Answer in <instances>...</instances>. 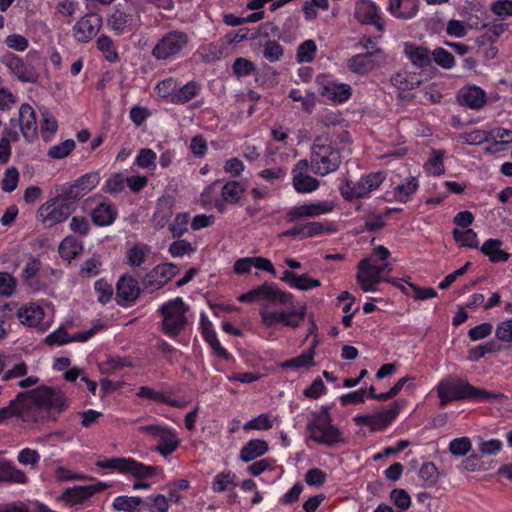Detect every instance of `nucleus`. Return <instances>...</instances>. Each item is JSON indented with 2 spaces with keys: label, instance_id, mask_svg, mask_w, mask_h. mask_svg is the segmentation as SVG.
Here are the masks:
<instances>
[{
  "label": "nucleus",
  "instance_id": "nucleus-1",
  "mask_svg": "<svg viewBox=\"0 0 512 512\" xmlns=\"http://www.w3.org/2000/svg\"><path fill=\"white\" fill-rule=\"evenodd\" d=\"M258 301L265 300L268 304L274 306H285L287 310H270L267 305L260 308L259 314L262 323L267 327H274L282 324L286 327H299L306 315V307L304 305L296 306L294 304V296L281 290L273 282H265L257 286Z\"/></svg>",
  "mask_w": 512,
  "mask_h": 512
},
{
  "label": "nucleus",
  "instance_id": "nucleus-2",
  "mask_svg": "<svg viewBox=\"0 0 512 512\" xmlns=\"http://www.w3.org/2000/svg\"><path fill=\"white\" fill-rule=\"evenodd\" d=\"M25 393V407L30 422L56 421L70 405V400L59 388L41 386Z\"/></svg>",
  "mask_w": 512,
  "mask_h": 512
},
{
  "label": "nucleus",
  "instance_id": "nucleus-3",
  "mask_svg": "<svg viewBox=\"0 0 512 512\" xmlns=\"http://www.w3.org/2000/svg\"><path fill=\"white\" fill-rule=\"evenodd\" d=\"M341 163L340 151L332 145L329 134L315 137L309 161L311 171L317 175L326 176L336 171Z\"/></svg>",
  "mask_w": 512,
  "mask_h": 512
},
{
  "label": "nucleus",
  "instance_id": "nucleus-4",
  "mask_svg": "<svg viewBox=\"0 0 512 512\" xmlns=\"http://www.w3.org/2000/svg\"><path fill=\"white\" fill-rule=\"evenodd\" d=\"M189 310V306L180 297L164 303L158 310L162 316L161 331L171 338L179 336L188 324L186 314Z\"/></svg>",
  "mask_w": 512,
  "mask_h": 512
},
{
  "label": "nucleus",
  "instance_id": "nucleus-5",
  "mask_svg": "<svg viewBox=\"0 0 512 512\" xmlns=\"http://www.w3.org/2000/svg\"><path fill=\"white\" fill-rule=\"evenodd\" d=\"M310 439L319 444L333 446L343 441L342 432L332 424L329 407L323 406L321 413L313 412V419L307 424Z\"/></svg>",
  "mask_w": 512,
  "mask_h": 512
},
{
  "label": "nucleus",
  "instance_id": "nucleus-6",
  "mask_svg": "<svg viewBox=\"0 0 512 512\" xmlns=\"http://www.w3.org/2000/svg\"><path fill=\"white\" fill-rule=\"evenodd\" d=\"M190 37L183 30H170L163 34L152 49L157 60H172L178 57L189 45Z\"/></svg>",
  "mask_w": 512,
  "mask_h": 512
},
{
  "label": "nucleus",
  "instance_id": "nucleus-7",
  "mask_svg": "<svg viewBox=\"0 0 512 512\" xmlns=\"http://www.w3.org/2000/svg\"><path fill=\"white\" fill-rule=\"evenodd\" d=\"M96 465L100 468H107L122 474L131 475L137 479L154 477L159 471V467L157 466H148L133 458L126 457L99 460L96 462Z\"/></svg>",
  "mask_w": 512,
  "mask_h": 512
},
{
  "label": "nucleus",
  "instance_id": "nucleus-8",
  "mask_svg": "<svg viewBox=\"0 0 512 512\" xmlns=\"http://www.w3.org/2000/svg\"><path fill=\"white\" fill-rule=\"evenodd\" d=\"M386 174L384 172H374L362 176L357 182H346L340 192L344 199L352 200L368 196L372 191L378 189L385 181Z\"/></svg>",
  "mask_w": 512,
  "mask_h": 512
},
{
  "label": "nucleus",
  "instance_id": "nucleus-9",
  "mask_svg": "<svg viewBox=\"0 0 512 512\" xmlns=\"http://www.w3.org/2000/svg\"><path fill=\"white\" fill-rule=\"evenodd\" d=\"M475 387L462 379H446L437 386V394L440 398V407L458 400H472Z\"/></svg>",
  "mask_w": 512,
  "mask_h": 512
},
{
  "label": "nucleus",
  "instance_id": "nucleus-10",
  "mask_svg": "<svg viewBox=\"0 0 512 512\" xmlns=\"http://www.w3.org/2000/svg\"><path fill=\"white\" fill-rule=\"evenodd\" d=\"M1 63L22 83L35 84L39 79L36 68L30 62L13 53L4 54L1 57Z\"/></svg>",
  "mask_w": 512,
  "mask_h": 512
},
{
  "label": "nucleus",
  "instance_id": "nucleus-11",
  "mask_svg": "<svg viewBox=\"0 0 512 512\" xmlns=\"http://www.w3.org/2000/svg\"><path fill=\"white\" fill-rule=\"evenodd\" d=\"M106 24L110 30L120 36L136 31L140 27V18L117 5L107 16Z\"/></svg>",
  "mask_w": 512,
  "mask_h": 512
},
{
  "label": "nucleus",
  "instance_id": "nucleus-12",
  "mask_svg": "<svg viewBox=\"0 0 512 512\" xmlns=\"http://www.w3.org/2000/svg\"><path fill=\"white\" fill-rule=\"evenodd\" d=\"M333 209L334 204L331 201L312 202L295 206L287 212V222L293 223L304 218H315L330 213Z\"/></svg>",
  "mask_w": 512,
  "mask_h": 512
},
{
  "label": "nucleus",
  "instance_id": "nucleus-13",
  "mask_svg": "<svg viewBox=\"0 0 512 512\" xmlns=\"http://www.w3.org/2000/svg\"><path fill=\"white\" fill-rule=\"evenodd\" d=\"M356 280L364 292L376 291V285L379 284L383 278L378 266L373 263L371 257L364 258L359 262Z\"/></svg>",
  "mask_w": 512,
  "mask_h": 512
},
{
  "label": "nucleus",
  "instance_id": "nucleus-14",
  "mask_svg": "<svg viewBox=\"0 0 512 512\" xmlns=\"http://www.w3.org/2000/svg\"><path fill=\"white\" fill-rule=\"evenodd\" d=\"M178 267L173 263H164L154 267L144 278V288L155 291L166 285L177 273Z\"/></svg>",
  "mask_w": 512,
  "mask_h": 512
},
{
  "label": "nucleus",
  "instance_id": "nucleus-15",
  "mask_svg": "<svg viewBox=\"0 0 512 512\" xmlns=\"http://www.w3.org/2000/svg\"><path fill=\"white\" fill-rule=\"evenodd\" d=\"M102 17L97 14H86L73 26V36L79 42H89L100 30Z\"/></svg>",
  "mask_w": 512,
  "mask_h": 512
},
{
  "label": "nucleus",
  "instance_id": "nucleus-16",
  "mask_svg": "<svg viewBox=\"0 0 512 512\" xmlns=\"http://www.w3.org/2000/svg\"><path fill=\"white\" fill-rule=\"evenodd\" d=\"M309 168V161L302 159L297 162L292 171L293 186L298 193H310L315 191L320 185L319 180L306 174Z\"/></svg>",
  "mask_w": 512,
  "mask_h": 512
},
{
  "label": "nucleus",
  "instance_id": "nucleus-17",
  "mask_svg": "<svg viewBox=\"0 0 512 512\" xmlns=\"http://www.w3.org/2000/svg\"><path fill=\"white\" fill-rule=\"evenodd\" d=\"M320 94L334 103L346 102L352 95V88L345 83H338L327 77L319 79Z\"/></svg>",
  "mask_w": 512,
  "mask_h": 512
},
{
  "label": "nucleus",
  "instance_id": "nucleus-18",
  "mask_svg": "<svg viewBox=\"0 0 512 512\" xmlns=\"http://www.w3.org/2000/svg\"><path fill=\"white\" fill-rule=\"evenodd\" d=\"M108 485L104 482L95 484L74 486L66 489L62 494V499L71 505H76L89 499L94 494L104 490Z\"/></svg>",
  "mask_w": 512,
  "mask_h": 512
},
{
  "label": "nucleus",
  "instance_id": "nucleus-19",
  "mask_svg": "<svg viewBox=\"0 0 512 512\" xmlns=\"http://www.w3.org/2000/svg\"><path fill=\"white\" fill-rule=\"evenodd\" d=\"M380 54L381 50H373L364 53H359L357 55L352 56L348 60L347 66L349 70L354 73L366 74L374 70L378 66V58Z\"/></svg>",
  "mask_w": 512,
  "mask_h": 512
},
{
  "label": "nucleus",
  "instance_id": "nucleus-20",
  "mask_svg": "<svg viewBox=\"0 0 512 512\" xmlns=\"http://www.w3.org/2000/svg\"><path fill=\"white\" fill-rule=\"evenodd\" d=\"M140 287L138 281L132 276H122L116 285V296L119 305L134 303L139 297Z\"/></svg>",
  "mask_w": 512,
  "mask_h": 512
},
{
  "label": "nucleus",
  "instance_id": "nucleus-21",
  "mask_svg": "<svg viewBox=\"0 0 512 512\" xmlns=\"http://www.w3.org/2000/svg\"><path fill=\"white\" fill-rule=\"evenodd\" d=\"M460 105L472 110H480L486 105V92L478 86H467L460 89L457 95Z\"/></svg>",
  "mask_w": 512,
  "mask_h": 512
},
{
  "label": "nucleus",
  "instance_id": "nucleus-22",
  "mask_svg": "<svg viewBox=\"0 0 512 512\" xmlns=\"http://www.w3.org/2000/svg\"><path fill=\"white\" fill-rule=\"evenodd\" d=\"M23 137L32 142L37 137V122L35 110L29 104H22L19 108L18 118Z\"/></svg>",
  "mask_w": 512,
  "mask_h": 512
},
{
  "label": "nucleus",
  "instance_id": "nucleus-23",
  "mask_svg": "<svg viewBox=\"0 0 512 512\" xmlns=\"http://www.w3.org/2000/svg\"><path fill=\"white\" fill-rule=\"evenodd\" d=\"M354 16L362 24L375 25L378 30H383V23L378 15L377 7L371 1L361 0L358 2Z\"/></svg>",
  "mask_w": 512,
  "mask_h": 512
},
{
  "label": "nucleus",
  "instance_id": "nucleus-24",
  "mask_svg": "<svg viewBox=\"0 0 512 512\" xmlns=\"http://www.w3.org/2000/svg\"><path fill=\"white\" fill-rule=\"evenodd\" d=\"M25 393L20 392L16 396L15 399L11 400L8 406L0 409V425L4 423L6 420L19 417L24 422H30L29 418H26L28 415L27 408L25 407Z\"/></svg>",
  "mask_w": 512,
  "mask_h": 512
},
{
  "label": "nucleus",
  "instance_id": "nucleus-25",
  "mask_svg": "<svg viewBox=\"0 0 512 512\" xmlns=\"http://www.w3.org/2000/svg\"><path fill=\"white\" fill-rule=\"evenodd\" d=\"M400 407L397 402L391 403L387 409L371 415L369 427L372 431L384 430L399 414Z\"/></svg>",
  "mask_w": 512,
  "mask_h": 512
},
{
  "label": "nucleus",
  "instance_id": "nucleus-26",
  "mask_svg": "<svg viewBox=\"0 0 512 512\" xmlns=\"http://www.w3.org/2000/svg\"><path fill=\"white\" fill-rule=\"evenodd\" d=\"M38 212L42 223L46 227H52L67 219L66 215L52 199L43 204Z\"/></svg>",
  "mask_w": 512,
  "mask_h": 512
},
{
  "label": "nucleus",
  "instance_id": "nucleus-27",
  "mask_svg": "<svg viewBox=\"0 0 512 512\" xmlns=\"http://www.w3.org/2000/svg\"><path fill=\"white\" fill-rule=\"evenodd\" d=\"M281 280L299 290H310L321 285L318 279L310 278L307 274L297 275L290 270L283 272Z\"/></svg>",
  "mask_w": 512,
  "mask_h": 512
},
{
  "label": "nucleus",
  "instance_id": "nucleus-28",
  "mask_svg": "<svg viewBox=\"0 0 512 512\" xmlns=\"http://www.w3.org/2000/svg\"><path fill=\"white\" fill-rule=\"evenodd\" d=\"M404 52L415 67L424 68L432 63V53L425 47L407 44Z\"/></svg>",
  "mask_w": 512,
  "mask_h": 512
},
{
  "label": "nucleus",
  "instance_id": "nucleus-29",
  "mask_svg": "<svg viewBox=\"0 0 512 512\" xmlns=\"http://www.w3.org/2000/svg\"><path fill=\"white\" fill-rule=\"evenodd\" d=\"M117 216V209L111 203L102 202L93 209L91 213L92 221L97 226L111 225Z\"/></svg>",
  "mask_w": 512,
  "mask_h": 512
},
{
  "label": "nucleus",
  "instance_id": "nucleus-30",
  "mask_svg": "<svg viewBox=\"0 0 512 512\" xmlns=\"http://www.w3.org/2000/svg\"><path fill=\"white\" fill-rule=\"evenodd\" d=\"M17 316L22 324L34 327L41 324L44 311L39 305L29 304L21 307L17 312Z\"/></svg>",
  "mask_w": 512,
  "mask_h": 512
},
{
  "label": "nucleus",
  "instance_id": "nucleus-31",
  "mask_svg": "<svg viewBox=\"0 0 512 512\" xmlns=\"http://www.w3.org/2000/svg\"><path fill=\"white\" fill-rule=\"evenodd\" d=\"M268 451V443L261 439H252L248 441L240 450V459L244 462H250Z\"/></svg>",
  "mask_w": 512,
  "mask_h": 512
},
{
  "label": "nucleus",
  "instance_id": "nucleus-32",
  "mask_svg": "<svg viewBox=\"0 0 512 512\" xmlns=\"http://www.w3.org/2000/svg\"><path fill=\"white\" fill-rule=\"evenodd\" d=\"M173 215V203L169 198H161L157 202V208L153 214V223L156 228H163Z\"/></svg>",
  "mask_w": 512,
  "mask_h": 512
},
{
  "label": "nucleus",
  "instance_id": "nucleus-33",
  "mask_svg": "<svg viewBox=\"0 0 512 512\" xmlns=\"http://www.w3.org/2000/svg\"><path fill=\"white\" fill-rule=\"evenodd\" d=\"M502 242L498 239H488L481 246V252L493 263L505 262L509 254L501 249Z\"/></svg>",
  "mask_w": 512,
  "mask_h": 512
},
{
  "label": "nucleus",
  "instance_id": "nucleus-34",
  "mask_svg": "<svg viewBox=\"0 0 512 512\" xmlns=\"http://www.w3.org/2000/svg\"><path fill=\"white\" fill-rule=\"evenodd\" d=\"M389 10L397 18L410 19L417 13L418 7L411 0H390Z\"/></svg>",
  "mask_w": 512,
  "mask_h": 512
},
{
  "label": "nucleus",
  "instance_id": "nucleus-35",
  "mask_svg": "<svg viewBox=\"0 0 512 512\" xmlns=\"http://www.w3.org/2000/svg\"><path fill=\"white\" fill-rule=\"evenodd\" d=\"M301 226V240L311 238L317 235L331 233L336 231V226L330 222H307Z\"/></svg>",
  "mask_w": 512,
  "mask_h": 512
},
{
  "label": "nucleus",
  "instance_id": "nucleus-36",
  "mask_svg": "<svg viewBox=\"0 0 512 512\" xmlns=\"http://www.w3.org/2000/svg\"><path fill=\"white\" fill-rule=\"evenodd\" d=\"M200 85L196 81H190L181 87H176V93L173 95V99H171V103L173 104H184L194 97H196L200 92Z\"/></svg>",
  "mask_w": 512,
  "mask_h": 512
},
{
  "label": "nucleus",
  "instance_id": "nucleus-37",
  "mask_svg": "<svg viewBox=\"0 0 512 512\" xmlns=\"http://www.w3.org/2000/svg\"><path fill=\"white\" fill-rule=\"evenodd\" d=\"M314 355H315V345H312L308 350L304 351L299 356L284 361L281 364V367L292 368L295 370L300 369V368L311 367L314 365Z\"/></svg>",
  "mask_w": 512,
  "mask_h": 512
},
{
  "label": "nucleus",
  "instance_id": "nucleus-38",
  "mask_svg": "<svg viewBox=\"0 0 512 512\" xmlns=\"http://www.w3.org/2000/svg\"><path fill=\"white\" fill-rule=\"evenodd\" d=\"M42 120L40 123L41 136L45 141H49L57 132L58 123L52 113L45 107L40 109Z\"/></svg>",
  "mask_w": 512,
  "mask_h": 512
},
{
  "label": "nucleus",
  "instance_id": "nucleus-39",
  "mask_svg": "<svg viewBox=\"0 0 512 512\" xmlns=\"http://www.w3.org/2000/svg\"><path fill=\"white\" fill-rule=\"evenodd\" d=\"M444 151L433 149L430 157L424 165V169L429 175L440 176L445 172V166L443 162Z\"/></svg>",
  "mask_w": 512,
  "mask_h": 512
},
{
  "label": "nucleus",
  "instance_id": "nucleus-40",
  "mask_svg": "<svg viewBox=\"0 0 512 512\" xmlns=\"http://www.w3.org/2000/svg\"><path fill=\"white\" fill-rule=\"evenodd\" d=\"M150 253V247L146 244H136L131 247L126 254L127 263L131 267H140Z\"/></svg>",
  "mask_w": 512,
  "mask_h": 512
},
{
  "label": "nucleus",
  "instance_id": "nucleus-41",
  "mask_svg": "<svg viewBox=\"0 0 512 512\" xmlns=\"http://www.w3.org/2000/svg\"><path fill=\"white\" fill-rule=\"evenodd\" d=\"M82 244L73 237L64 238L59 245V254L65 260H71L82 251Z\"/></svg>",
  "mask_w": 512,
  "mask_h": 512
},
{
  "label": "nucleus",
  "instance_id": "nucleus-42",
  "mask_svg": "<svg viewBox=\"0 0 512 512\" xmlns=\"http://www.w3.org/2000/svg\"><path fill=\"white\" fill-rule=\"evenodd\" d=\"M236 475L231 471L218 473L213 480L212 490L216 493L227 491L230 488H235Z\"/></svg>",
  "mask_w": 512,
  "mask_h": 512
},
{
  "label": "nucleus",
  "instance_id": "nucleus-43",
  "mask_svg": "<svg viewBox=\"0 0 512 512\" xmlns=\"http://www.w3.org/2000/svg\"><path fill=\"white\" fill-rule=\"evenodd\" d=\"M143 504L141 497L118 496L113 501V508L123 512H137Z\"/></svg>",
  "mask_w": 512,
  "mask_h": 512
},
{
  "label": "nucleus",
  "instance_id": "nucleus-44",
  "mask_svg": "<svg viewBox=\"0 0 512 512\" xmlns=\"http://www.w3.org/2000/svg\"><path fill=\"white\" fill-rule=\"evenodd\" d=\"M179 446V440L176 434L168 429L167 432L159 440V444L155 447V451L159 452L162 456H168L174 452Z\"/></svg>",
  "mask_w": 512,
  "mask_h": 512
},
{
  "label": "nucleus",
  "instance_id": "nucleus-45",
  "mask_svg": "<svg viewBox=\"0 0 512 512\" xmlns=\"http://www.w3.org/2000/svg\"><path fill=\"white\" fill-rule=\"evenodd\" d=\"M453 238L460 246L463 247L476 249L479 246L477 234L472 229L460 230L455 228L453 230Z\"/></svg>",
  "mask_w": 512,
  "mask_h": 512
},
{
  "label": "nucleus",
  "instance_id": "nucleus-46",
  "mask_svg": "<svg viewBox=\"0 0 512 512\" xmlns=\"http://www.w3.org/2000/svg\"><path fill=\"white\" fill-rule=\"evenodd\" d=\"M317 52V45L314 40H305L302 42L296 54V59L299 63H310L315 59Z\"/></svg>",
  "mask_w": 512,
  "mask_h": 512
},
{
  "label": "nucleus",
  "instance_id": "nucleus-47",
  "mask_svg": "<svg viewBox=\"0 0 512 512\" xmlns=\"http://www.w3.org/2000/svg\"><path fill=\"white\" fill-rule=\"evenodd\" d=\"M432 60L441 68L450 70L455 66V57L444 48L437 47L432 52Z\"/></svg>",
  "mask_w": 512,
  "mask_h": 512
},
{
  "label": "nucleus",
  "instance_id": "nucleus-48",
  "mask_svg": "<svg viewBox=\"0 0 512 512\" xmlns=\"http://www.w3.org/2000/svg\"><path fill=\"white\" fill-rule=\"evenodd\" d=\"M243 192L244 189L239 182L230 181L222 187L221 195L225 202L236 203L240 199Z\"/></svg>",
  "mask_w": 512,
  "mask_h": 512
},
{
  "label": "nucleus",
  "instance_id": "nucleus-49",
  "mask_svg": "<svg viewBox=\"0 0 512 512\" xmlns=\"http://www.w3.org/2000/svg\"><path fill=\"white\" fill-rule=\"evenodd\" d=\"M97 48L103 53L106 60L114 62L118 59V53L113 40L107 35H101L97 41Z\"/></svg>",
  "mask_w": 512,
  "mask_h": 512
},
{
  "label": "nucleus",
  "instance_id": "nucleus-50",
  "mask_svg": "<svg viewBox=\"0 0 512 512\" xmlns=\"http://www.w3.org/2000/svg\"><path fill=\"white\" fill-rule=\"evenodd\" d=\"M419 477L424 482L425 487H432L438 481V469L434 463L426 462L420 467Z\"/></svg>",
  "mask_w": 512,
  "mask_h": 512
},
{
  "label": "nucleus",
  "instance_id": "nucleus-51",
  "mask_svg": "<svg viewBox=\"0 0 512 512\" xmlns=\"http://www.w3.org/2000/svg\"><path fill=\"white\" fill-rule=\"evenodd\" d=\"M190 222L189 213H179L169 226V230L173 238H180L185 232L188 231Z\"/></svg>",
  "mask_w": 512,
  "mask_h": 512
},
{
  "label": "nucleus",
  "instance_id": "nucleus-52",
  "mask_svg": "<svg viewBox=\"0 0 512 512\" xmlns=\"http://www.w3.org/2000/svg\"><path fill=\"white\" fill-rule=\"evenodd\" d=\"M284 54L283 47L275 40H267L263 45V57L273 63L279 61Z\"/></svg>",
  "mask_w": 512,
  "mask_h": 512
},
{
  "label": "nucleus",
  "instance_id": "nucleus-53",
  "mask_svg": "<svg viewBox=\"0 0 512 512\" xmlns=\"http://www.w3.org/2000/svg\"><path fill=\"white\" fill-rule=\"evenodd\" d=\"M100 182V176L98 172H90L84 174L79 179H77L74 183L78 186L82 194H88L92 189H94Z\"/></svg>",
  "mask_w": 512,
  "mask_h": 512
},
{
  "label": "nucleus",
  "instance_id": "nucleus-54",
  "mask_svg": "<svg viewBox=\"0 0 512 512\" xmlns=\"http://www.w3.org/2000/svg\"><path fill=\"white\" fill-rule=\"evenodd\" d=\"M418 188V181L415 177H409L407 181L396 188V197L400 202H407Z\"/></svg>",
  "mask_w": 512,
  "mask_h": 512
},
{
  "label": "nucleus",
  "instance_id": "nucleus-55",
  "mask_svg": "<svg viewBox=\"0 0 512 512\" xmlns=\"http://www.w3.org/2000/svg\"><path fill=\"white\" fill-rule=\"evenodd\" d=\"M459 137L463 143L468 145H480L484 142H490L489 131L482 129H475L471 132L462 133Z\"/></svg>",
  "mask_w": 512,
  "mask_h": 512
},
{
  "label": "nucleus",
  "instance_id": "nucleus-56",
  "mask_svg": "<svg viewBox=\"0 0 512 512\" xmlns=\"http://www.w3.org/2000/svg\"><path fill=\"white\" fill-rule=\"evenodd\" d=\"M196 250V246L183 239L176 240L169 246V253L172 255V257H183L184 255H189L196 252Z\"/></svg>",
  "mask_w": 512,
  "mask_h": 512
},
{
  "label": "nucleus",
  "instance_id": "nucleus-57",
  "mask_svg": "<svg viewBox=\"0 0 512 512\" xmlns=\"http://www.w3.org/2000/svg\"><path fill=\"white\" fill-rule=\"evenodd\" d=\"M75 147V141L73 139H67L57 145L49 148L48 156L53 159H62L68 156Z\"/></svg>",
  "mask_w": 512,
  "mask_h": 512
},
{
  "label": "nucleus",
  "instance_id": "nucleus-58",
  "mask_svg": "<svg viewBox=\"0 0 512 512\" xmlns=\"http://www.w3.org/2000/svg\"><path fill=\"white\" fill-rule=\"evenodd\" d=\"M156 153L152 149H141L135 159V164L142 169L156 167Z\"/></svg>",
  "mask_w": 512,
  "mask_h": 512
},
{
  "label": "nucleus",
  "instance_id": "nucleus-59",
  "mask_svg": "<svg viewBox=\"0 0 512 512\" xmlns=\"http://www.w3.org/2000/svg\"><path fill=\"white\" fill-rule=\"evenodd\" d=\"M1 473H2L1 479L5 480V481L20 483V484L26 483V481H27V477L23 471L15 468L14 466H11L9 464L4 465L2 467Z\"/></svg>",
  "mask_w": 512,
  "mask_h": 512
},
{
  "label": "nucleus",
  "instance_id": "nucleus-60",
  "mask_svg": "<svg viewBox=\"0 0 512 512\" xmlns=\"http://www.w3.org/2000/svg\"><path fill=\"white\" fill-rule=\"evenodd\" d=\"M19 181V172L15 167H10L6 169L4 173V177L2 179V190L6 193L13 192L18 185Z\"/></svg>",
  "mask_w": 512,
  "mask_h": 512
},
{
  "label": "nucleus",
  "instance_id": "nucleus-61",
  "mask_svg": "<svg viewBox=\"0 0 512 512\" xmlns=\"http://www.w3.org/2000/svg\"><path fill=\"white\" fill-rule=\"evenodd\" d=\"M177 82L173 78H167L160 82L155 87L156 94L161 98L173 99L176 93Z\"/></svg>",
  "mask_w": 512,
  "mask_h": 512
},
{
  "label": "nucleus",
  "instance_id": "nucleus-62",
  "mask_svg": "<svg viewBox=\"0 0 512 512\" xmlns=\"http://www.w3.org/2000/svg\"><path fill=\"white\" fill-rule=\"evenodd\" d=\"M472 444L468 437L453 439L449 444V451L455 456H465L471 450Z\"/></svg>",
  "mask_w": 512,
  "mask_h": 512
},
{
  "label": "nucleus",
  "instance_id": "nucleus-63",
  "mask_svg": "<svg viewBox=\"0 0 512 512\" xmlns=\"http://www.w3.org/2000/svg\"><path fill=\"white\" fill-rule=\"evenodd\" d=\"M95 291L98 294V302L101 304H106L111 300L113 295V287L104 279H99L95 282L94 285Z\"/></svg>",
  "mask_w": 512,
  "mask_h": 512
},
{
  "label": "nucleus",
  "instance_id": "nucleus-64",
  "mask_svg": "<svg viewBox=\"0 0 512 512\" xmlns=\"http://www.w3.org/2000/svg\"><path fill=\"white\" fill-rule=\"evenodd\" d=\"M232 68L234 74L238 77L250 75L256 70L254 63L246 58H237Z\"/></svg>",
  "mask_w": 512,
  "mask_h": 512
}]
</instances>
